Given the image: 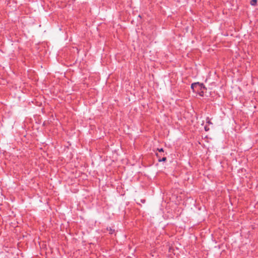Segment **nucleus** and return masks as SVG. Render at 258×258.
I'll use <instances>...</instances> for the list:
<instances>
[{
	"instance_id": "obj_1",
	"label": "nucleus",
	"mask_w": 258,
	"mask_h": 258,
	"mask_svg": "<svg viewBox=\"0 0 258 258\" xmlns=\"http://www.w3.org/2000/svg\"><path fill=\"white\" fill-rule=\"evenodd\" d=\"M191 88L194 93L199 94L201 96H204L205 91L207 90L204 85L199 82L192 83L191 85Z\"/></svg>"
},
{
	"instance_id": "obj_6",
	"label": "nucleus",
	"mask_w": 258,
	"mask_h": 258,
	"mask_svg": "<svg viewBox=\"0 0 258 258\" xmlns=\"http://www.w3.org/2000/svg\"><path fill=\"white\" fill-rule=\"evenodd\" d=\"M109 233L110 234H112V230L111 229H110Z\"/></svg>"
},
{
	"instance_id": "obj_4",
	"label": "nucleus",
	"mask_w": 258,
	"mask_h": 258,
	"mask_svg": "<svg viewBox=\"0 0 258 258\" xmlns=\"http://www.w3.org/2000/svg\"><path fill=\"white\" fill-rule=\"evenodd\" d=\"M157 150L160 153L163 152V150L162 148L158 149Z\"/></svg>"
},
{
	"instance_id": "obj_2",
	"label": "nucleus",
	"mask_w": 258,
	"mask_h": 258,
	"mask_svg": "<svg viewBox=\"0 0 258 258\" xmlns=\"http://www.w3.org/2000/svg\"><path fill=\"white\" fill-rule=\"evenodd\" d=\"M256 3H257V0H251L250 3V5L253 6H256Z\"/></svg>"
},
{
	"instance_id": "obj_7",
	"label": "nucleus",
	"mask_w": 258,
	"mask_h": 258,
	"mask_svg": "<svg viewBox=\"0 0 258 258\" xmlns=\"http://www.w3.org/2000/svg\"><path fill=\"white\" fill-rule=\"evenodd\" d=\"M204 129H205V130H206V129H209V128H208V127H207V126H205L204 127Z\"/></svg>"
},
{
	"instance_id": "obj_8",
	"label": "nucleus",
	"mask_w": 258,
	"mask_h": 258,
	"mask_svg": "<svg viewBox=\"0 0 258 258\" xmlns=\"http://www.w3.org/2000/svg\"><path fill=\"white\" fill-rule=\"evenodd\" d=\"M156 155H157V156H159L158 153H156Z\"/></svg>"
},
{
	"instance_id": "obj_5",
	"label": "nucleus",
	"mask_w": 258,
	"mask_h": 258,
	"mask_svg": "<svg viewBox=\"0 0 258 258\" xmlns=\"http://www.w3.org/2000/svg\"><path fill=\"white\" fill-rule=\"evenodd\" d=\"M207 122L208 123V124H212V123L210 121V120H209V118H207Z\"/></svg>"
},
{
	"instance_id": "obj_3",
	"label": "nucleus",
	"mask_w": 258,
	"mask_h": 258,
	"mask_svg": "<svg viewBox=\"0 0 258 258\" xmlns=\"http://www.w3.org/2000/svg\"><path fill=\"white\" fill-rule=\"evenodd\" d=\"M166 160V157H163L162 159H159V161H164Z\"/></svg>"
}]
</instances>
